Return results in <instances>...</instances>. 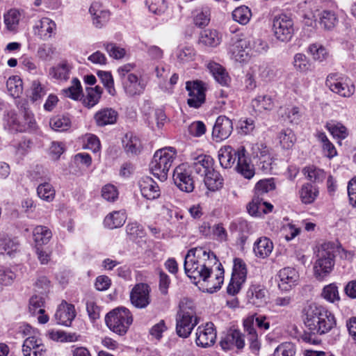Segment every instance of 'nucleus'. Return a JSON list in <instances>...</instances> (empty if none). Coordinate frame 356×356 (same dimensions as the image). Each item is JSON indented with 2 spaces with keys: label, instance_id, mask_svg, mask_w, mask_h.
<instances>
[{
  "label": "nucleus",
  "instance_id": "obj_6",
  "mask_svg": "<svg viewBox=\"0 0 356 356\" xmlns=\"http://www.w3.org/2000/svg\"><path fill=\"white\" fill-rule=\"evenodd\" d=\"M105 322L111 331L119 335H124L131 325L133 317L128 309L117 307L106 315Z\"/></svg>",
  "mask_w": 356,
  "mask_h": 356
},
{
  "label": "nucleus",
  "instance_id": "obj_24",
  "mask_svg": "<svg viewBox=\"0 0 356 356\" xmlns=\"http://www.w3.org/2000/svg\"><path fill=\"white\" fill-rule=\"evenodd\" d=\"M220 346L223 350H230L234 346L238 349L244 347L245 342L241 333L237 330H232L220 341Z\"/></svg>",
  "mask_w": 356,
  "mask_h": 356
},
{
  "label": "nucleus",
  "instance_id": "obj_21",
  "mask_svg": "<svg viewBox=\"0 0 356 356\" xmlns=\"http://www.w3.org/2000/svg\"><path fill=\"white\" fill-rule=\"evenodd\" d=\"M241 153V147L234 149L231 146H225L218 151V159L220 165L223 168H230L238 160V154Z\"/></svg>",
  "mask_w": 356,
  "mask_h": 356
},
{
  "label": "nucleus",
  "instance_id": "obj_57",
  "mask_svg": "<svg viewBox=\"0 0 356 356\" xmlns=\"http://www.w3.org/2000/svg\"><path fill=\"white\" fill-rule=\"evenodd\" d=\"M275 188V185L273 179H262L257 183L254 187V193L258 195H263Z\"/></svg>",
  "mask_w": 356,
  "mask_h": 356
},
{
  "label": "nucleus",
  "instance_id": "obj_2",
  "mask_svg": "<svg viewBox=\"0 0 356 356\" xmlns=\"http://www.w3.org/2000/svg\"><path fill=\"white\" fill-rule=\"evenodd\" d=\"M304 314L305 324L313 334H325L335 325L334 316L323 307L315 303L305 307Z\"/></svg>",
  "mask_w": 356,
  "mask_h": 356
},
{
  "label": "nucleus",
  "instance_id": "obj_35",
  "mask_svg": "<svg viewBox=\"0 0 356 356\" xmlns=\"http://www.w3.org/2000/svg\"><path fill=\"white\" fill-rule=\"evenodd\" d=\"M208 68L214 79L222 86H228L230 82V77L225 69L216 63H210Z\"/></svg>",
  "mask_w": 356,
  "mask_h": 356
},
{
  "label": "nucleus",
  "instance_id": "obj_55",
  "mask_svg": "<svg viewBox=\"0 0 356 356\" xmlns=\"http://www.w3.org/2000/svg\"><path fill=\"white\" fill-rule=\"evenodd\" d=\"M309 51L315 60L322 62L328 57L327 49L319 44H312L309 47Z\"/></svg>",
  "mask_w": 356,
  "mask_h": 356
},
{
  "label": "nucleus",
  "instance_id": "obj_3",
  "mask_svg": "<svg viewBox=\"0 0 356 356\" xmlns=\"http://www.w3.org/2000/svg\"><path fill=\"white\" fill-rule=\"evenodd\" d=\"M176 154L175 149L171 147L157 150L149 163V170L152 175L162 181L166 180Z\"/></svg>",
  "mask_w": 356,
  "mask_h": 356
},
{
  "label": "nucleus",
  "instance_id": "obj_16",
  "mask_svg": "<svg viewBox=\"0 0 356 356\" xmlns=\"http://www.w3.org/2000/svg\"><path fill=\"white\" fill-rule=\"evenodd\" d=\"M213 163V159L210 156L200 154L193 158V162L191 167L195 173L203 177L214 169Z\"/></svg>",
  "mask_w": 356,
  "mask_h": 356
},
{
  "label": "nucleus",
  "instance_id": "obj_36",
  "mask_svg": "<svg viewBox=\"0 0 356 356\" xmlns=\"http://www.w3.org/2000/svg\"><path fill=\"white\" fill-rule=\"evenodd\" d=\"M301 202L303 204H309L313 203L318 195V190L311 184L307 183L302 186L299 191Z\"/></svg>",
  "mask_w": 356,
  "mask_h": 356
},
{
  "label": "nucleus",
  "instance_id": "obj_13",
  "mask_svg": "<svg viewBox=\"0 0 356 356\" xmlns=\"http://www.w3.org/2000/svg\"><path fill=\"white\" fill-rule=\"evenodd\" d=\"M216 339V332L213 323L209 322L204 326H199L196 332L195 342L197 346L207 348L213 346Z\"/></svg>",
  "mask_w": 356,
  "mask_h": 356
},
{
  "label": "nucleus",
  "instance_id": "obj_63",
  "mask_svg": "<svg viewBox=\"0 0 356 356\" xmlns=\"http://www.w3.org/2000/svg\"><path fill=\"white\" fill-rule=\"evenodd\" d=\"M285 115L290 123L298 124L302 118V113L297 106L287 108L285 110Z\"/></svg>",
  "mask_w": 356,
  "mask_h": 356
},
{
  "label": "nucleus",
  "instance_id": "obj_52",
  "mask_svg": "<svg viewBox=\"0 0 356 356\" xmlns=\"http://www.w3.org/2000/svg\"><path fill=\"white\" fill-rule=\"evenodd\" d=\"M252 106L259 111L271 110L273 107V102L270 96L259 95L252 100Z\"/></svg>",
  "mask_w": 356,
  "mask_h": 356
},
{
  "label": "nucleus",
  "instance_id": "obj_14",
  "mask_svg": "<svg viewBox=\"0 0 356 356\" xmlns=\"http://www.w3.org/2000/svg\"><path fill=\"white\" fill-rule=\"evenodd\" d=\"M233 131L232 121L225 115L218 117L213 128L212 136L216 141L227 139Z\"/></svg>",
  "mask_w": 356,
  "mask_h": 356
},
{
  "label": "nucleus",
  "instance_id": "obj_28",
  "mask_svg": "<svg viewBox=\"0 0 356 356\" xmlns=\"http://www.w3.org/2000/svg\"><path fill=\"white\" fill-rule=\"evenodd\" d=\"M90 13L93 16V24L97 27H102L108 21L110 13L106 10L101 9V5L98 2H94L91 4Z\"/></svg>",
  "mask_w": 356,
  "mask_h": 356
},
{
  "label": "nucleus",
  "instance_id": "obj_42",
  "mask_svg": "<svg viewBox=\"0 0 356 356\" xmlns=\"http://www.w3.org/2000/svg\"><path fill=\"white\" fill-rule=\"evenodd\" d=\"M10 95L14 98L19 97L23 90L22 80L17 76L10 77L6 81Z\"/></svg>",
  "mask_w": 356,
  "mask_h": 356
},
{
  "label": "nucleus",
  "instance_id": "obj_61",
  "mask_svg": "<svg viewBox=\"0 0 356 356\" xmlns=\"http://www.w3.org/2000/svg\"><path fill=\"white\" fill-rule=\"evenodd\" d=\"M63 91L66 97L74 100L78 99L81 93V86L80 81L76 78L73 79L72 86L64 89Z\"/></svg>",
  "mask_w": 356,
  "mask_h": 356
},
{
  "label": "nucleus",
  "instance_id": "obj_15",
  "mask_svg": "<svg viewBox=\"0 0 356 356\" xmlns=\"http://www.w3.org/2000/svg\"><path fill=\"white\" fill-rule=\"evenodd\" d=\"M46 352L42 340L35 336H29L25 339L22 345L24 356H42Z\"/></svg>",
  "mask_w": 356,
  "mask_h": 356
},
{
  "label": "nucleus",
  "instance_id": "obj_23",
  "mask_svg": "<svg viewBox=\"0 0 356 356\" xmlns=\"http://www.w3.org/2000/svg\"><path fill=\"white\" fill-rule=\"evenodd\" d=\"M142 195L147 200H154L160 196L157 183L149 177L142 179L139 182Z\"/></svg>",
  "mask_w": 356,
  "mask_h": 356
},
{
  "label": "nucleus",
  "instance_id": "obj_56",
  "mask_svg": "<svg viewBox=\"0 0 356 356\" xmlns=\"http://www.w3.org/2000/svg\"><path fill=\"white\" fill-rule=\"evenodd\" d=\"M293 65L297 70L305 72L311 70L312 64L303 54H296L294 56Z\"/></svg>",
  "mask_w": 356,
  "mask_h": 356
},
{
  "label": "nucleus",
  "instance_id": "obj_26",
  "mask_svg": "<svg viewBox=\"0 0 356 356\" xmlns=\"http://www.w3.org/2000/svg\"><path fill=\"white\" fill-rule=\"evenodd\" d=\"M118 112L112 108H104L98 111L94 115L96 124L99 127L113 124L118 119Z\"/></svg>",
  "mask_w": 356,
  "mask_h": 356
},
{
  "label": "nucleus",
  "instance_id": "obj_38",
  "mask_svg": "<svg viewBox=\"0 0 356 356\" xmlns=\"http://www.w3.org/2000/svg\"><path fill=\"white\" fill-rule=\"evenodd\" d=\"M21 14L17 9H10L3 15L4 24L9 31H15L19 23Z\"/></svg>",
  "mask_w": 356,
  "mask_h": 356
},
{
  "label": "nucleus",
  "instance_id": "obj_40",
  "mask_svg": "<svg viewBox=\"0 0 356 356\" xmlns=\"http://www.w3.org/2000/svg\"><path fill=\"white\" fill-rule=\"evenodd\" d=\"M44 296L42 294H34L29 300V309L32 315L44 314Z\"/></svg>",
  "mask_w": 356,
  "mask_h": 356
},
{
  "label": "nucleus",
  "instance_id": "obj_37",
  "mask_svg": "<svg viewBox=\"0 0 356 356\" xmlns=\"http://www.w3.org/2000/svg\"><path fill=\"white\" fill-rule=\"evenodd\" d=\"M102 92V88L99 86L95 88H87L86 95L83 99V105L88 108L95 106L99 103Z\"/></svg>",
  "mask_w": 356,
  "mask_h": 356
},
{
  "label": "nucleus",
  "instance_id": "obj_11",
  "mask_svg": "<svg viewBox=\"0 0 356 356\" xmlns=\"http://www.w3.org/2000/svg\"><path fill=\"white\" fill-rule=\"evenodd\" d=\"M186 90L188 91L187 104L190 107L200 108L205 102L204 83L201 81L186 82Z\"/></svg>",
  "mask_w": 356,
  "mask_h": 356
},
{
  "label": "nucleus",
  "instance_id": "obj_39",
  "mask_svg": "<svg viewBox=\"0 0 356 356\" xmlns=\"http://www.w3.org/2000/svg\"><path fill=\"white\" fill-rule=\"evenodd\" d=\"M277 138L283 149H291L296 140V138L293 131L290 129H285L280 131L278 134Z\"/></svg>",
  "mask_w": 356,
  "mask_h": 356
},
{
  "label": "nucleus",
  "instance_id": "obj_45",
  "mask_svg": "<svg viewBox=\"0 0 356 356\" xmlns=\"http://www.w3.org/2000/svg\"><path fill=\"white\" fill-rule=\"evenodd\" d=\"M251 15L250 10L245 6L236 8L232 12V17L234 20L243 25L249 22Z\"/></svg>",
  "mask_w": 356,
  "mask_h": 356
},
{
  "label": "nucleus",
  "instance_id": "obj_49",
  "mask_svg": "<svg viewBox=\"0 0 356 356\" xmlns=\"http://www.w3.org/2000/svg\"><path fill=\"white\" fill-rule=\"evenodd\" d=\"M232 276L245 282L247 277V268L245 262L241 259H234Z\"/></svg>",
  "mask_w": 356,
  "mask_h": 356
},
{
  "label": "nucleus",
  "instance_id": "obj_30",
  "mask_svg": "<svg viewBox=\"0 0 356 356\" xmlns=\"http://www.w3.org/2000/svg\"><path fill=\"white\" fill-rule=\"evenodd\" d=\"M221 42L220 33L215 29H206L200 33L199 42L204 46L216 47Z\"/></svg>",
  "mask_w": 356,
  "mask_h": 356
},
{
  "label": "nucleus",
  "instance_id": "obj_25",
  "mask_svg": "<svg viewBox=\"0 0 356 356\" xmlns=\"http://www.w3.org/2000/svg\"><path fill=\"white\" fill-rule=\"evenodd\" d=\"M122 84L125 92L129 96L140 95L145 89V85L132 73L128 74Z\"/></svg>",
  "mask_w": 356,
  "mask_h": 356
},
{
  "label": "nucleus",
  "instance_id": "obj_12",
  "mask_svg": "<svg viewBox=\"0 0 356 356\" xmlns=\"http://www.w3.org/2000/svg\"><path fill=\"white\" fill-rule=\"evenodd\" d=\"M268 290L264 285L252 282L247 291L248 301L256 307H263L268 302Z\"/></svg>",
  "mask_w": 356,
  "mask_h": 356
},
{
  "label": "nucleus",
  "instance_id": "obj_4",
  "mask_svg": "<svg viewBox=\"0 0 356 356\" xmlns=\"http://www.w3.org/2000/svg\"><path fill=\"white\" fill-rule=\"evenodd\" d=\"M197 324L193 302L189 300H181L179 303V311L177 315V334L183 338L188 337Z\"/></svg>",
  "mask_w": 356,
  "mask_h": 356
},
{
  "label": "nucleus",
  "instance_id": "obj_51",
  "mask_svg": "<svg viewBox=\"0 0 356 356\" xmlns=\"http://www.w3.org/2000/svg\"><path fill=\"white\" fill-rule=\"evenodd\" d=\"M321 296L324 299L332 303L340 300L338 287L334 284H330L324 286Z\"/></svg>",
  "mask_w": 356,
  "mask_h": 356
},
{
  "label": "nucleus",
  "instance_id": "obj_5",
  "mask_svg": "<svg viewBox=\"0 0 356 356\" xmlns=\"http://www.w3.org/2000/svg\"><path fill=\"white\" fill-rule=\"evenodd\" d=\"M335 246L332 243H324L318 250L317 259L314 270L317 278L321 279L326 276L334 265Z\"/></svg>",
  "mask_w": 356,
  "mask_h": 356
},
{
  "label": "nucleus",
  "instance_id": "obj_44",
  "mask_svg": "<svg viewBox=\"0 0 356 356\" xmlns=\"http://www.w3.org/2000/svg\"><path fill=\"white\" fill-rule=\"evenodd\" d=\"M320 24L325 29H332L337 23L335 13L331 10H323L320 14Z\"/></svg>",
  "mask_w": 356,
  "mask_h": 356
},
{
  "label": "nucleus",
  "instance_id": "obj_9",
  "mask_svg": "<svg viewBox=\"0 0 356 356\" xmlns=\"http://www.w3.org/2000/svg\"><path fill=\"white\" fill-rule=\"evenodd\" d=\"M151 289L145 283L136 284L130 293L131 303L138 309L146 308L151 302Z\"/></svg>",
  "mask_w": 356,
  "mask_h": 356
},
{
  "label": "nucleus",
  "instance_id": "obj_47",
  "mask_svg": "<svg viewBox=\"0 0 356 356\" xmlns=\"http://www.w3.org/2000/svg\"><path fill=\"white\" fill-rule=\"evenodd\" d=\"M56 48L51 44L44 43L40 45L37 50V56L44 61H49L53 58Z\"/></svg>",
  "mask_w": 356,
  "mask_h": 356
},
{
  "label": "nucleus",
  "instance_id": "obj_59",
  "mask_svg": "<svg viewBox=\"0 0 356 356\" xmlns=\"http://www.w3.org/2000/svg\"><path fill=\"white\" fill-rule=\"evenodd\" d=\"M4 120L10 129L16 131H23L24 124H22V121L19 120L14 111H9Z\"/></svg>",
  "mask_w": 356,
  "mask_h": 356
},
{
  "label": "nucleus",
  "instance_id": "obj_33",
  "mask_svg": "<svg viewBox=\"0 0 356 356\" xmlns=\"http://www.w3.org/2000/svg\"><path fill=\"white\" fill-rule=\"evenodd\" d=\"M122 143L125 152L129 155H136L141 150L140 139L131 133H128L125 135L122 140Z\"/></svg>",
  "mask_w": 356,
  "mask_h": 356
},
{
  "label": "nucleus",
  "instance_id": "obj_22",
  "mask_svg": "<svg viewBox=\"0 0 356 356\" xmlns=\"http://www.w3.org/2000/svg\"><path fill=\"white\" fill-rule=\"evenodd\" d=\"M252 151L253 156L258 158L260 168L264 171L270 170L272 158L267 147L262 143H257L252 145Z\"/></svg>",
  "mask_w": 356,
  "mask_h": 356
},
{
  "label": "nucleus",
  "instance_id": "obj_29",
  "mask_svg": "<svg viewBox=\"0 0 356 356\" xmlns=\"http://www.w3.org/2000/svg\"><path fill=\"white\" fill-rule=\"evenodd\" d=\"M127 219L124 210L114 211L108 213L104 220V225L108 229H115L122 227Z\"/></svg>",
  "mask_w": 356,
  "mask_h": 356
},
{
  "label": "nucleus",
  "instance_id": "obj_60",
  "mask_svg": "<svg viewBox=\"0 0 356 356\" xmlns=\"http://www.w3.org/2000/svg\"><path fill=\"white\" fill-rule=\"evenodd\" d=\"M296 346L291 342H284L279 345L274 351V356H295Z\"/></svg>",
  "mask_w": 356,
  "mask_h": 356
},
{
  "label": "nucleus",
  "instance_id": "obj_20",
  "mask_svg": "<svg viewBox=\"0 0 356 356\" xmlns=\"http://www.w3.org/2000/svg\"><path fill=\"white\" fill-rule=\"evenodd\" d=\"M279 287L282 290L288 291L297 284L299 280L298 273L290 267L284 268L279 272Z\"/></svg>",
  "mask_w": 356,
  "mask_h": 356
},
{
  "label": "nucleus",
  "instance_id": "obj_41",
  "mask_svg": "<svg viewBox=\"0 0 356 356\" xmlns=\"http://www.w3.org/2000/svg\"><path fill=\"white\" fill-rule=\"evenodd\" d=\"M51 236V232L46 227L37 226L33 230V238L38 245L47 244Z\"/></svg>",
  "mask_w": 356,
  "mask_h": 356
},
{
  "label": "nucleus",
  "instance_id": "obj_17",
  "mask_svg": "<svg viewBox=\"0 0 356 356\" xmlns=\"http://www.w3.org/2000/svg\"><path fill=\"white\" fill-rule=\"evenodd\" d=\"M76 316L74 306L63 301L58 306L55 318L58 324L70 326Z\"/></svg>",
  "mask_w": 356,
  "mask_h": 356
},
{
  "label": "nucleus",
  "instance_id": "obj_31",
  "mask_svg": "<svg viewBox=\"0 0 356 356\" xmlns=\"http://www.w3.org/2000/svg\"><path fill=\"white\" fill-rule=\"evenodd\" d=\"M273 249V242L267 237H261L255 241L253 250L257 257L264 259L270 255Z\"/></svg>",
  "mask_w": 356,
  "mask_h": 356
},
{
  "label": "nucleus",
  "instance_id": "obj_1",
  "mask_svg": "<svg viewBox=\"0 0 356 356\" xmlns=\"http://www.w3.org/2000/svg\"><path fill=\"white\" fill-rule=\"evenodd\" d=\"M217 261L213 252H207L202 248H195L188 250L184 259V270L192 282L203 287V290L212 293L220 289L223 282V277L216 275L211 279L212 265Z\"/></svg>",
  "mask_w": 356,
  "mask_h": 356
},
{
  "label": "nucleus",
  "instance_id": "obj_62",
  "mask_svg": "<svg viewBox=\"0 0 356 356\" xmlns=\"http://www.w3.org/2000/svg\"><path fill=\"white\" fill-rule=\"evenodd\" d=\"M193 21L198 27L207 26L210 22V9L209 8H203L194 16Z\"/></svg>",
  "mask_w": 356,
  "mask_h": 356
},
{
  "label": "nucleus",
  "instance_id": "obj_32",
  "mask_svg": "<svg viewBox=\"0 0 356 356\" xmlns=\"http://www.w3.org/2000/svg\"><path fill=\"white\" fill-rule=\"evenodd\" d=\"M203 177L205 186L211 191H216L223 186L224 179L215 169L203 176Z\"/></svg>",
  "mask_w": 356,
  "mask_h": 356
},
{
  "label": "nucleus",
  "instance_id": "obj_8",
  "mask_svg": "<svg viewBox=\"0 0 356 356\" xmlns=\"http://www.w3.org/2000/svg\"><path fill=\"white\" fill-rule=\"evenodd\" d=\"M273 29L277 40L287 42L291 40L294 33L293 22L287 16L281 15L274 19Z\"/></svg>",
  "mask_w": 356,
  "mask_h": 356
},
{
  "label": "nucleus",
  "instance_id": "obj_53",
  "mask_svg": "<svg viewBox=\"0 0 356 356\" xmlns=\"http://www.w3.org/2000/svg\"><path fill=\"white\" fill-rule=\"evenodd\" d=\"M97 75L100 79L102 83L106 88L108 92L111 95L115 96L116 94V90L114 87V81L111 72L105 71H99L97 72Z\"/></svg>",
  "mask_w": 356,
  "mask_h": 356
},
{
  "label": "nucleus",
  "instance_id": "obj_18",
  "mask_svg": "<svg viewBox=\"0 0 356 356\" xmlns=\"http://www.w3.org/2000/svg\"><path fill=\"white\" fill-rule=\"evenodd\" d=\"M229 53L232 59L239 63L246 62L250 57L248 43L243 39L237 40L233 42L229 47Z\"/></svg>",
  "mask_w": 356,
  "mask_h": 356
},
{
  "label": "nucleus",
  "instance_id": "obj_58",
  "mask_svg": "<svg viewBox=\"0 0 356 356\" xmlns=\"http://www.w3.org/2000/svg\"><path fill=\"white\" fill-rule=\"evenodd\" d=\"M303 173L309 180L314 182L323 181L325 177L324 171L315 166L305 167Z\"/></svg>",
  "mask_w": 356,
  "mask_h": 356
},
{
  "label": "nucleus",
  "instance_id": "obj_50",
  "mask_svg": "<svg viewBox=\"0 0 356 356\" xmlns=\"http://www.w3.org/2000/svg\"><path fill=\"white\" fill-rule=\"evenodd\" d=\"M38 196L46 201H52L55 197V190L52 186L47 182L40 184L37 188Z\"/></svg>",
  "mask_w": 356,
  "mask_h": 356
},
{
  "label": "nucleus",
  "instance_id": "obj_54",
  "mask_svg": "<svg viewBox=\"0 0 356 356\" xmlns=\"http://www.w3.org/2000/svg\"><path fill=\"white\" fill-rule=\"evenodd\" d=\"M248 43L249 51L252 50L256 53L266 52L268 49V44L266 42L260 38H248L243 39Z\"/></svg>",
  "mask_w": 356,
  "mask_h": 356
},
{
  "label": "nucleus",
  "instance_id": "obj_10",
  "mask_svg": "<svg viewBox=\"0 0 356 356\" xmlns=\"http://www.w3.org/2000/svg\"><path fill=\"white\" fill-rule=\"evenodd\" d=\"M172 177L175 185L181 191L191 193L194 190V181L186 164L183 163L176 167Z\"/></svg>",
  "mask_w": 356,
  "mask_h": 356
},
{
  "label": "nucleus",
  "instance_id": "obj_27",
  "mask_svg": "<svg viewBox=\"0 0 356 356\" xmlns=\"http://www.w3.org/2000/svg\"><path fill=\"white\" fill-rule=\"evenodd\" d=\"M56 23L47 17H44L34 26V33L39 35L42 39L46 40L51 37L54 31L56 30Z\"/></svg>",
  "mask_w": 356,
  "mask_h": 356
},
{
  "label": "nucleus",
  "instance_id": "obj_48",
  "mask_svg": "<svg viewBox=\"0 0 356 356\" xmlns=\"http://www.w3.org/2000/svg\"><path fill=\"white\" fill-rule=\"evenodd\" d=\"M145 5L149 12L158 15L163 14L168 8L165 0H145Z\"/></svg>",
  "mask_w": 356,
  "mask_h": 356
},
{
  "label": "nucleus",
  "instance_id": "obj_19",
  "mask_svg": "<svg viewBox=\"0 0 356 356\" xmlns=\"http://www.w3.org/2000/svg\"><path fill=\"white\" fill-rule=\"evenodd\" d=\"M236 170L243 177L247 179H252L255 174L254 165L245 156V149L244 147H241V153L238 154Z\"/></svg>",
  "mask_w": 356,
  "mask_h": 356
},
{
  "label": "nucleus",
  "instance_id": "obj_46",
  "mask_svg": "<svg viewBox=\"0 0 356 356\" xmlns=\"http://www.w3.org/2000/svg\"><path fill=\"white\" fill-rule=\"evenodd\" d=\"M51 128L56 131H67L71 126V121L66 116H56L49 121Z\"/></svg>",
  "mask_w": 356,
  "mask_h": 356
},
{
  "label": "nucleus",
  "instance_id": "obj_43",
  "mask_svg": "<svg viewBox=\"0 0 356 356\" xmlns=\"http://www.w3.org/2000/svg\"><path fill=\"white\" fill-rule=\"evenodd\" d=\"M19 246V243L16 238H11L8 236H2L0 238V254H11L15 252Z\"/></svg>",
  "mask_w": 356,
  "mask_h": 356
},
{
  "label": "nucleus",
  "instance_id": "obj_64",
  "mask_svg": "<svg viewBox=\"0 0 356 356\" xmlns=\"http://www.w3.org/2000/svg\"><path fill=\"white\" fill-rule=\"evenodd\" d=\"M327 128L334 137H337L340 139H344L348 136L346 127L341 123L330 124L327 126Z\"/></svg>",
  "mask_w": 356,
  "mask_h": 356
},
{
  "label": "nucleus",
  "instance_id": "obj_7",
  "mask_svg": "<svg viewBox=\"0 0 356 356\" xmlns=\"http://www.w3.org/2000/svg\"><path fill=\"white\" fill-rule=\"evenodd\" d=\"M325 84L331 91L343 97H349L355 92V86L349 78L335 74L327 76Z\"/></svg>",
  "mask_w": 356,
  "mask_h": 356
},
{
  "label": "nucleus",
  "instance_id": "obj_34",
  "mask_svg": "<svg viewBox=\"0 0 356 356\" xmlns=\"http://www.w3.org/2000/svg\"><path fill=\"white\" fill-rule=\"evenodd\" d=\"M71 69L70 65L63 60L49 69V75L53 79L66 81L69 79Z\"/></svg>",
  "mask_w": 356,
  "mask_h": 356
}]
</instances>
